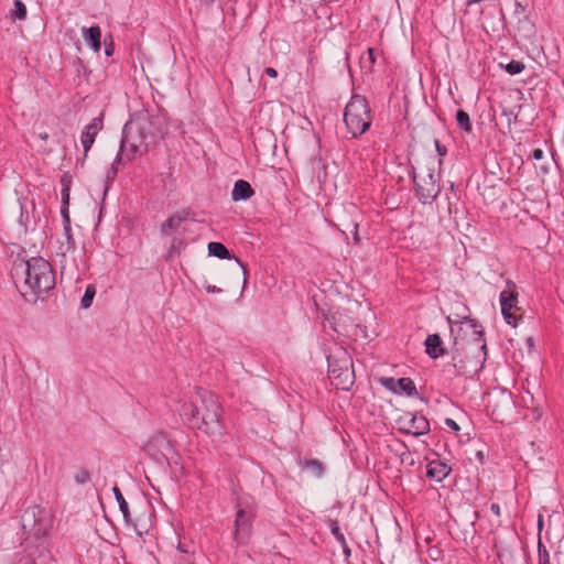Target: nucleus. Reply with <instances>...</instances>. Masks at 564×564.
I'll list each match as a JSON object with an SVG mask.
<instances>
[{
  "label": "nucleus",
  "mask_w": 564,
  "mask_h": 564,
  "mask_svg": "<svg viewBox=\"0 0 564 564\" xmlns=\"http://www.w3.org/2000/svg\"><path fill=\"white\" fill-rule=\"evenodd\" d=\"M162 132V118L140 111L131 117L124 124L120 150L107 172V178L113 180L118 166L133 161L137 156L145 154L150 145L156 142Z\"/></svg>",
  "instance_id": "obj_1"
},
{
  "label": "nucleus",
  "mask_w": 564,
  "mask_h": 564,
  "mask_svg": "<svg viewBox=\"0 0 564 564\" xmlns=\"http://www.w3.org/2000/svg\"><path fill=\"white\" fill-rule=\"evenodd\" d=\"M13 276H23L24 288L35 296L50 292L55 286V272L43 257H32L15 264Z\"/></svg>",
  "instance_id": "obj_2"
},
{
  "label": "nucleus",
  "mask_w": 564,
  "mask_h": 564,
  "mask_svg": "<svg viewBox=\"0 0 564 564\" xmlns=\"http://www.w3.org/2000/svg\"><path fill=\"white\" fill-rule=\"evenodd\" d=\"M475 334H477L478 337L467 343L465 346L459 347L457 341L454 344L452 360L457 375L471 376L480 371L484 367L487 347L481 339L482 332L475 330Z\"/></svg>",
  "instance_id": "obj_3"
},
{
  "label": "nucleus",
  "mask_w": 564,
  "mask_h": 564,
  "mask_svg": "<svg viewBox=\"0 0 564 564\" xmlns=\"http://www.w3.org/2000/svg\"><path fill=\"white\" fill-rule=\"evenodd\" d=\"M22 529L26 539L44 540L54 525V513L51 509L32 506L24 510L21 517Z\"/></svg>",
  "instance_id": "obj_4"
},
{
  "label": "nucleus",
  "mask_w": 564,
  "mask_h": 564,
  "mask_svg": "<svg viewBox=\"0 0 564 564\" xmlns=\"http://www.w3.org/2000/svg\"><path fill=\"white\" fill-rule=\"evenodd\" d=\"M203 408L199 409V422L194 424L198 430L212 436H221L224 426L220 422V404L215 394L208 391H197Z\"/></svg>",
  "instance_id": "obj_5"
},
{
  "label": "nucleus",
  "mask_w": 564,
  "mask_h": 564,
  "mask_svg": "<svg viewBox=\"0 0 564 564\" xmlns=\"http://www.w3.org/2000/svg\"><path fill=\"white\" fill-rule=\"evenodd\" d=\"M344 121L354 137L364 134L371 124V111L365 97L352 95L346 105Z\"/></svg>",
  "instance_id": "obj_6"
},
{
  "label": "nucleus",
  "mask_w": 564,
  "mask_h": 564,
  "mask_svg": "<svg viewBox=\"0 0 564 564\" xmlns=\"http://www.w3.org/2000/svg\"><path fill=\"white\" fill-rule=\"evenodd\" d=\"M328 376L332 383L340 390L348 391L355 382V372L352 360L346 351L343 356L335 358L328 357Z\"/></svg>",
  "instance_id": "obj_7"
},
{
  "label": "nucleus",
  "mask_w": 564,
  "mask_h": 564,
  "mask_svg": "<svg viewBox=\"0 0 564 564\" xmlns=\"http://www.w3.org/2000/svg\"><path fill=\"white\" fill-rule=\"evenodd\" d=\"M440 174L434 169L425 167L414 172L413 181L416 194L423 204L432 203L440 194Z\"/></svg>",
  "instance_id": "obj_8"
},
{
  "label": "nucleus",
  "mask_w": 564,
  "mask_h": 564,
  "mask_svg": "<svg viewBox=\"0 0 564 564\" xmlns=\"http://www.w3.org/2000/svg\"><path fill=\"white\" fill-rule=\"evenodd\" d=\"M256 517V510L249 505L238 503L234 539L238 544H246L252 533V521Z\"/></svg>",
  "instance_id": "obj_9"
},
{
  "label": "nucleus",
  "mask_w": 564,
  "mask_h": 564,
  "mask_svg": "<svg viewBox=\"0 0 564 564\" xmlns=\"http://www.w3.org/2000/svg\"><path fill=\"white\" fill-rule=\"evenodd\" d=\"M144 451L151 458L162 464L167 459L169 454L172 452V446L164 434L156 433L149 438L144 445Z\"/></svg>",
  "instance_id": "obj_10"
},
{
  "label": "nucleus",
  "mask_w": 564,
  "mask_h": 564,
  "mask_svg": "<svg viewBox=\"0 0 564 564\" xmlns=\"http://www.w3.org/2000/svg\"><path fill=\"white\" fill-rule=\"evenodd\" d=\"M514 283L508 282V289L503 290L500 293L499 297L503 318L511 326H516L518 323L517 316L511 312V310L516 307L518 302V295L514 292Z\"/></svg>",
  "instance_id": "obj_11"
},
{
  "label": "nucleus",
  "mask_w": 564,
  "mask_h": 564,
  "mask_svg": "<svg viewBox=\"0 0 564 564\" xmlns=\"http://www.w3.org/2000/svg\"><path fill=\"white\" fill-rule=\"evenodd\" d=\"M63 239L59 241L58 254L63 258L61 261L62 274L68 270L67 254L76 251V242L72 234V227L63 228Z\"/></svg>",
  "instance_id": "obj_12"
},
{
  "label": "nucleus",
  "mask_w": 564,
  "mask_h": 564,
  "mask_svg": "<svg viewBox=\"0 0 564 564\" xmlns=\"http://www.w3.org/2000/svg\"><path fill=\"white\" fill-rule=\"evenodd\" d=\"M102 117L99 116L94 118L82 132L80 141L84 148L85 155L94 144L95 138L98 134V132L102 129Z\"/></svg>",
  "instance_id": "obj_13"
},
{
  "label": "nucleus",
  "mask_w": 564,
  "mask_h": 564,
  "mask_svg": "<svg viewBox=\"0 0 564 564\" xmlns=\"http://www.w3.org/2000/svg\"><path fill=\"white\" fill-rule=\"evenodd\" d=\"M381 382L386 388L395 393H405L408 395H414L416 393L415 384L410 378H400L398 380L393 378H382Z\"/></svg>",
  "instance_id": "obj_14"
},
{
  "label": "nucleus",
  "mask_w": 564,
  "mask_h": 564,
  "mask_svg": "<svg viewBox=\"0 0 564 564\" xmlns=\"http://www.w3.org/2000/svg\"><path fill=\"white\" fill-rule=\"evenodd\" d=\"M187 218L188 213L186 210L177 212L176 214L170 216L161 226L162 235L171 236L180 229L182 224L186 221Z\"/></svg>",
  "instance_id": "obj_15"
},
{
  "label": "nucleus",
  "mask_w": 564,
  "mask_h": 564,
  "mask_svg": "<svg viewBox=\"0 0 564 564\" xmlns=\"http://www.w3.org/2000/svg\"><path fill=\"white\" fill-rule=\"evenodd\" d=\"M451 470L452 468L446 463L432 460L427 464L426 477L440 482L449 475Z\"/></svg>",
  "instance_id": "obj_16"
},
{
  "label": "nucleus",
  "mask_w": 564,
  "mask_h": 564,
  "mask_svg": "<svg viewBox=\"0 0 564 564\" xmlns=\"http://www.w3.org/2000/svg\"><path fill=\"white\" fill-rule=\"evenodd\" d=\"M405 431L414 436L424 435L430 431V423L424 415L412 414Z\"/></svg>",
  "instance_id": "obj_17"
},
{
  "label": "nucleus",
  "mask_w": 564,
  "mask_h": 564,
  "mask_svg": "<svg viewBox=\"0 0 564 564\" xmlns=\"http://www.w3.org/2000/svg\"><path fill=\"white\" fill-rule=\"evenodd\" d=\"M425 352L433 359L444 356L445 348L437 334L429 335L425 339Z\"/></svg>",
  "instance_id": "obj_18"
},
{
  "label": "nucleus",
  "mask_w": 564,
  "mask_h": 564,
  "mask_svg": "<svg viewBox=\"0 0 564 564\" xmlns=\"http://www.w3.org/2000/svg\"><path fill=\"white\" fill-rule=\"evenodd\" d=\"M254 195L251 185L243 180H238L231 191V199L234 202L247 200Z\"/></svg>",
  "instance_id": "obj_19"
},
{
  "label": "nucleus",
  "mask_w": 564,
  "mask_h": 564,
  "mask_svg": "<svg viewBox=\"0 0 564 564\" xmlns=\"http://www.w3.org/2000/svg\"><path fill=\"white\" fill-rule=\"evenodd\" d=\"M199 409L194 402H184L181 406L180 413L191 424H198L199 422Z\"/></svg>",
  "instance_id": "obj_20"
},
{
  "label": "nucleus",
  "mask_w": 564,
  "mask_h": 564,
  "mask_svg": "<svg viewBox=\"0 0 564 564\" xmlns=\"http://www.w3.org/2000/svg\"><path fill=\"white\" fill-rule=\"evenodd\" d=\"M83 36L85 41L93 47L95 52L100 51V39L101 31L99 26H90L88 29H83Z\"/></svg>",
  "instance_id": "obj_21"
},
{
  "label": "nucleus",
  "mask_w": 564,
  "mask_h": 564,
  "mask_svg": "<svg viewBox=\"0 0 564 564\" xmlns=\"http://www.w3.org/2000/svg\"><path fill=\"white\" fill-rule=\"evenodd\" d=\"M299 465L302 469L310 471L315 477H322L324 474V466L317 459L299 460Z\"/></svg>",
  "instance_id": "obj_22"
},
{
  "label": "nucleus",
  "mask_w": 564,
  "mask_h": 564,
  "mask_svg": "<svg viewBox=\"0 0 564 564\" xmlns=\"http://www.w3.org/2000/svg\"><path fill=\"white\" fill-rule=\"evenodd\" d=\"M208 252L219 259H231V254L225 245L220 242H209Z\"/></svg>",
  "instance_id": "obj_23"
},
{
  "label": "nucleus",
  "mask_w": 564,
  "mask_h": 564,
  "mask_svg": "<svg viewBox=\"0 0 564 564\" xmlns=\"http://www.w3.org/2000/svg\"><path fill=\"white\" fill-rule=\"evenodd\" d=\"M456 122L460 129H463L466 132H471V122L469 115L464 110H458L456 113Z\"/></svg>",
  "instance_id": "obj_24"
},
{
  "label": "nucleus",
  "mask_w": 564,
  "mask_h": 564,
  "mask_svg": "<svg viewBox=\"0 0 564 564\" xmlns=\"http://www.w3.org/2000/svg\"><path fill=\"white\" fill-rule=\"evenodd\" d=\"M112 491H113L116 500H117V502L119 505L120 511L123 514V518L126 520H128L129 516H130L128 502L126 501L123 495L121 494V491H120V489L118 487H113Z\"/></svg>",
  "instance_id": "obj_25"
},
{
  "label": "nucleus",
  "mask_w": 564,
  "mask_h": 564,
  "mask_svg": "<svg viewBox=\"0 0 564 564\" xmlns=\"http://www.w3.org/2000/svg\"><path fill=\"white\" fill-rule=\"evenodd\" d=\"M95 294H96L95 286L93 284H89L86 288L85 294H84V296L82 297V301H80V304H82L83 308L90 307Z\"/></svg>",
  "instance_id": "obj_26"
},
{
  "label": "nucleus",
  "mask_w": 564,
  "mask_h": 564,
  "mask_svg": "<svg viewBox=\"0 0 564 564\" xmlns=\"http://www.w3.org/2000/svg\"><path fill=\"white\" fill-rule=\"evenodd\" d=\"M327 523H328V528H329L332 534L339 542V544L344 543L346 541V539H345V535L340 531L337 520L329 519L327 521Z\"/></svg>",
  "instance_id": "obj_27"
},
{
  "label": "nucleus",
  "mask_w": 564,
  "mask_h": 564,
  "mask_svg": "<svg viewBox=\"0 0 564 564\" xmlns=\"http://www.w3.org/2000/svg\"><path fill=\"white\" fill-rule=\"evenodd\" d=\"M13 19L24 20L26 18V7L21 0L14 1Z\"/></svg>",
  "instance_id": "obj_28"
},
{
  "label": "nucleus",
  "mask_w": 564,
  "mask_h": 564,
  "mask_svg": "<svg viewBox=\"0 0 564 564\" xmlns=\"http://www.w3.org/2000/svg\"><path fill=\"white\" fill-rule=\"evenodd\" d=\"M177 549L181 554V556L178 558H176L177 564H193L194 563L193 557L189 554L188 550L184 549V546L181 542L178 543Z\"/></svg>",
  "instance_id": "obj_29"
},
{
  "label": "nucleus",
  "mask_w": 564,
  "mask_h": 564,
  "mask_svg": "<svg viewBox=\"0 0 564 564\" xmlns=\"http://www.w3.org/2000/svg\"><path fill=\"white\" fill-rule=\"evenodd\" d=\"M538 562L539 564H551L550 563V554L544 544L539 541L538 544Z\"/></svg>",
  "instance_id": "obj_30"
},
{
  "label": "nucleus",
  "mask_w": 564,
  "mask_h": 564,
  "mask_svg": "<svg viewBox=\"0 0 564 564\" xmlns=\"http://www.w3.org/2000/svg\"><path fill=\"white\" fill-rule=\"evenodd\" d=\"M524 69V64L519 61H511L506 65V70L510 75H517L520 74Z\"/></svg>",
  "instance_id": "obj_31"
},
{
  "label": "nucleus",
  "mask_w": 564,
  "mask_h": 564,
  "mask_svg": "<svg viewBox=\"0 0 564 564\" xmlns=\"http://www.w3.org/2000/svg\"><path fill=\"white\" fill-rule=\"evenodd\" d=\"M74 480L78 485H85L90 481V474L87 469H79L74 475Z\"/></svg>",
  "instance_id": "obj_32"
},
{
  "label": "nucleus",
  "mask_w": 564,
  "mask_h": 564,
  "mask_svg": "<svg viewBox=\"0 0 564 564\" xmlns=\"http://www.w3.org/2000/svg\"><path fill=\"white\" fill-rule=\"evenodd\" d=\"M19 224L26 230L28 224H29V215L24 212V206L22 203H20V217H19Z\"/></svg>",
  "instance_id": "obj_33"
},
{
  "label": "nucleus",
  "mask_w": 564,
  "mask_h": 564,
  "mask_svg": "<svg viewBox=\"0 0 564 564\" xmlns=\"http://www.w3.org/2000/svg\"><path fill=\"white\" fill-rule=\"evenodd\" d=\"M62 217H63V228L70 227V217L68 213V207L65 206L61 210Z\"/></svg>",
  "instance_id": "obj_34"
},
{
  "label": "nucleus",
  "mask_w": 564,
  "mask_h": 564,
  "mask_svg": "<svg viewBox=\"0 0 564 564\" xmlns=\"http://www.w3.org/2000/svg\"><path fill=\"white\" fill-rule=\"evenodd\" d=\"M435 143V149H436V152L438 153V155L442 158V156H445L446 153H447V149L445 145H443L438 140H435L434 141Z\"/></svg>",
  "instance_id": "obj_35"
},
{
  "label": "nucleus",
  "mask_w": 564,
  "mask_h": 564,
  "mask_svg": "<svg viewBox=\"0 0 564 564\" xmlns=\"http://www.w3.org/2000/svg\"><path fill=\"white\" fill-rule=\"evenodd\" d=\"M543 155H544V152H543V150H541V149H534V150L532 151V158H533L534 160H538V161H539V160L543 159Z\"/></svg>",
  "instance_id": "obj_36"
},
{
  "label": "nucleus",
  "mask_w": 564,
  "mask_h": 564,
  "mask_svg": "<svg viewBox=\"0 0 564 564\" xmlns=\"http://www.w3.org/2000/svg\"><path fill=\"white\" fill-rule=\"evenodd\" d=\"M446 425L449 426L454 431H459L458 424L453 419H446Z\"/></svg>",
  "instance_id": "obj_37"
},
{
  "label": "nucleus",
  "mask_w": 564,
  "mask_h": 564,
  "mask_svg": "<svg viewBox=\"0 0 564 564\" xmlns=\"http://www.w3.org/2000/svg\"><path fill=\"white\" fill-rule=\"evenodd\" d=\"M367 54H368V58H369L370 64L371 65L375 64L376 63L375 50L373 48H368Z\"/></svg>",
  "instance_id": "obj_38"
},
{
  "label": "nucleus",
  "mask_w": 564,
  "mask_h": 564,
  "mask_svg": "<svg viewBox=\"0 0 564 564\" xmlns=\"http://www.w3.org/2000/svg\"><path fill=\"white\" fill-rule=\"evenodd\" d=\"M264 72L271 78H275L278 76V72L273 67H267Z\"/></svg>",
  "instance_id": "obj_39"
},
{
  "label": "nucleus",
  "mask_w": 564,
  "mask_h": 564,
  "mask_svg": "<svg viewBox=\"0 0 564 564\" xmlns=\"http://www.w3.org/2000/svg\"><path fill=\"white\" fill-rule=\"evenodd\" d=\"M237 264L242 269V272H243V283L246 284L247 282V269H246V265L238 259V258H235Z\"/></svg>",
  "instance_id": "obj_40"
},
{
  "label": "nucleus",
  "mask_w": 564,
  "mask_h": 564,
  "mask_svg": "<svg viewBox=\"0 0 564 564\" xmlns=\"http://www.w3.org/2000/svg\"><path fill=\"white\" fill-rule=\"evenodd\" d=\"M205 290L208 292V293H219L221 292V289L215 286V285H205Z\"/></svg>",
  "instance_id": "obj_41"
},
{
  "label": "nucleus",
  "mask_w": 564,
  "mask_h": 564,
  "mask_svg": "<svg viewBox=\"0 0 564 564\" xmlns=\"http://www.w3.org/2000/svg\"><path fill=\"white\" fill-rule=\"evenodd\" d=\"M352 232H354V240L356 243L359 242V236H358V224L357 223H354L352 224Z\"/></svg>",
  "instance_id": "obj_42"
},
{
  "label": "nucleus",
  "mask_w": 564,
  "mask_h": 564,
  "mask_svg": "<svg viewBox=\"0 0 564 564\" xmlns=\"http://www.w3.org/2000/svg\"><path fill=\"white\" fill-rule=\"evenodd\" d=\"M490 510H491V512H492L495 516H497V517H499V516H500V506H499L498 503H492V505L490 506Z\"/></svg>",
  "instance_id": "obj_43"
},
{
  "label": "nucleus",
  "mask_w": 564,
  "mask_h": 564,
  "mask_svg": "<svg viewBox=\"0 0 564 564\" xmlns=\"http://www.w3.org/2000/svg\"><path fill=\"white\" fill-rule=\"evenodd\" d=\"M341 547H343V552L344 554L348 557L350 556V547L348 546L347 542L345 541L344 543H340Z\"/></svg>",
  "instance_id": "obj_44"
},
{
  "label": "nucleus",
  "mask_w": 564,
  "mask_h": 564,
  "mask_svg": "<svg viewBox=\"0 0 564 564\" xmlns=\"http://www.w3.org/2000/svg\"><path fill=\"white\" fill-rule=\"evenodd\" d=\"M37 137L42 140V141H46L48 139V133L47 132H39L37 133Z\"/></svg>",
  "instance_id": "obj_45"
},
{
  "label": "nucleus",
  "mask_w": 564,
  "mask_h": 564,
  "mask_svg": "<svg viewBox=\"0 0 564 564\" xmlns=\"http://www.w3.org/2000/svg\"><path fill=\"white\" fill-rule=\"evenodd\" d=\"M538 525H539V529L541 530L542 525H543V517L541 514L539 516Z\"/></svg>",
  "instance_id": "obj_46"
},
{
  "label": "nucleus",
  "mask_w": 564,
  "mask_h": 564,
  "mask_svg": "<svg viewBox=\"0 0 564 564\" xmlns=\"http://www.w3.org/2000/svg\"><path fill=\"white\" fill-rule=\"evenodd\" d=\"M207 6H210L214 3L215 0H204Z\"/></svg>",
  "instance_id": "obj_47"
},
{
  "label": "nucleus",
  "mask_w": 564,
  "mask_h": 564,
  "mask_svg": "<svg viewBox=\"0 0 564 564\" xmlns=\"http://www.w3.org/2000/svg\"><path fill=\"white\" fill-rule=\"evenodd\" d=\"M105 52H106L107 55H110L111 54V48L110 47H106Z\"/></svg>",
  "instance_id": "obj_48"
},
{
  "label": "nucleus",
  "mask_w": 564,
  "mask_h": 564,
  "mask_svg": "<svg viewBox=\"0 0 564 564\" xmlns=\"http://www.w3.org/2000/svg\"><path fill=\"white\" fill-rule=\"evenodd\" d=\"M64 203L67 205L68 204V195L65 196L64 198Z\"/></svg>",
  "instance_id": "obj_49"
},
{
  "label": "nucleus",
  "mask_w": 564,
  "mask_h": 564,
  "mask_svg": "<svg viewBox=\"0 0 564 564\" xmlns=\"http://www.w3.org/2000/svg\"><path fill=\"white\" fill-rule=\"evenodd\" d=\"M506 402H507V404H511V400H510V398H509V397H508V398H506Z\"/></svg>",
  "instance_id": "obj_50"
}]
</instances>
